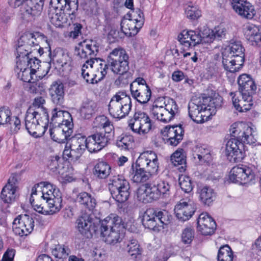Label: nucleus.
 <instances>
[{"mask_svg":"<svg viewBox=\"0 0 261 261\" xmlns=\"http://www.w3.org/2000/svg\"><path fill=\"white\" fill-rule=\"evenodd\" d=\"M231 135L234 138L230 139L226 145V155L232 162H239L245 156L244 143L253 144L256 142L253 128L243 122L234 123L230 128Z\"/></svg>","mask_w":261,"mask_h":261,"instance_id":"nucleus-1","label":"nucleus"},{"mask_svg":"<svg viewBox=\"0 0 261 261\" xmlns=\"http://www.w3.org/2000/svg\"><path fill=\"white\" fill-rule=\"evenodd\" d=\"M44 102V99H34L26 113L25 128L35 138L42 137L47 129L49 115Z\"/></svg>","mask_w":261,"mask_h":261,"instance_id":"nucleus-2","label":"nucleus"},{"mask_svg":"<svg viewBox=\"0 0 261 261\" xmlns=\"http://www.w3.org/2000/svg\"><path fill=\"white\" fill-rule=\"evenodd\" d=\"M222 102V99H191L188 105L189 116L197 123H203L216 114Z\"/></svg>","mask_w":261,"mask_h":261,"instance_id":"nucleus-3","label":"nucleus"},{"mask_svg":"<svg viewBox=\"0 0 261 261\" xmlns=\"http://www.w3.org/2000/svg\"><path fill=\"white\" fill-rule=\"evenodd\" d=\"M125 229L121 218L112 214L101 222L100 237L107 243L115 244L122 240Z\"/></svg>","mask_w":261,"mask_h":261,"instance_id":"nucleus-4","label":"nucleus"},{"mask_svg":"<svg viewBox=\"0 0 261 261\" xmlns=\"http://www.w3.org/2000/svg\"><path fill=\"white\" fill-rule=\"evenodd\" d=\"M245 51L240 41L231 40L222 53L224 69L230 72L238 71L245 61Z\"/></svg>","mask_w":261,"mask_h":261,"instance_id":"nucleus-5","label":"nucleus"},{"mask_svg":"<svg viewBox=\"0 0 261 261\" xmlns=\"http://www.w3.org/2000/svg\"><path fill=\"white\" fill-rule=\"evenodd\" d=\"M142 222L145 228L156 231L159 230V227L170 223V217L165 210L149 208L144 212Z\"/></svg>","mask_w":261,"mask_h":261,"instance_id":"nucleus-6","label":"nucleus"},{"mask_svg":"<svg viewBox=\"0 0 261 261\" xmlns=\"http://www.w3.org/2000/svg\"><path fill=\"white\" fill-rule=\"evenodd\" d=\"M108 186L113 198L117 202L123 203L128 199L130 195L129 184L122 175L111 176Z\"/></svg>","mask_w":261,"mask_h":261,"instance_id":"nucleus-7","label":"nucleus"},{"mask_svg":"<svg viewBox=\"0 0 261 261\" xmlns=\"http://www.w3.org/2000/svg\"><path fill=\"white\" fill-rule=\"evenodd\" d=\"M164 106H160L154 101L151 110L154 118L162 123H167L178 114L179 108L174 99H169L167 103L164 102Z\"/></svg>","mask_w":261,"mask_h":261,"instance_id":"nucleus-8","label":"nucleus"},{"mask_svg":"<svg viewBox=\"0 0 261 261\" xmlns=\"http://www.w3.org/2000/svg\"><path fill=\"white\" fill-rule=\"evenodd\" d=\"M128 127L135 133L145 134L151 128V120L148 114L144 112H136L133 117L128 120Z\"/></svg>","mask_w":261,"mask_h":261,"instance_id":"nucleus-9","label":"nucleus"},{"mask_svg":"<svg viewBox=\"0 0 261 261\" xmlns=\"http://www.w3.org/2000/svg\"><path fill=\"white\" fill-rule=\"evenodd\" d=\"M255 174L252 169L245 165L233 167L229 172V179L233 182L246 184L254 179Z\"/></svg>","mask_w":261,"mask_h":261,"instance_id":"nucleus-10","label":"nucleus"},{"mask_svg":"<svg viewBox=\"0 0 261 261\" xmlns=\"http://www.w3.org/2000/svg\"><path fill=\"white\" fill-rule=\"evenodd\" d=\"M137 165L152 175L158 171L159 162L156 153L152 151L142 153L136 161Z\"/></svg>","mask_w":261,"mask_h":261,"instance_id":"nucleus-11","label":"nucleus"},{"mask_svg":"<svg viewBox=\"0 0 261 261\" xmlns=\"http://www.w3.org/2000/svg\"><path fill=\"white\" fill-rule=\"evenodd\" d=\"M34 227L33 219L28 215H19L16 218L12 225L14 233L18 236H28L32 232Z\"/></svg>","mask_w":261,"mask_h":261,"instance_id":"nucleus-12","label":"nucleus"},{"mask_svg":"<svg viewBox=\"0 0 261 261\" xmlns=\"http://www.w3.org/2000/svg\"><path fill=\"white\" fill-rule=\"evenodd\" d=\"M9 5L13 7L22 5L25 12L32 16H39L43 10L44 0H8Z\"/></svg>","mask_w":261,"mask_h":261,"instance_id":"nucleus-13","label":"nucleus"},{"mask_svg":"<svg viewBox=\"0 0 261 261\" xmlns=\"http://www.w3.org/2000/svg\"><path fill=\"white\" fill-rule=\"evenodd\" d=\"M122 99H111L109 105V112L113 118L119 120L127 116L131 110V99H128V103H124Z\"/></svg>","mask_w":261,"mask_h":261,"instance_id":"nucleus-14","label":"nucleus"},{"mask_svg":"<svg viewBox=\"0 0 261 261\" xmlns=\"http://www.w3.org/2000/svg\"><path fill=\"white\" fill-rule=\"evenodd\" d=\"M76 227L79 232L87 238H91L96 232L95 227L92 216L87 214H82L76 221Z\"/></svg>","mask_w":261,"mask_h":261,"instance_id":"nucleus-15","label":"nucleus"},{"mask_svg":"<svg viewBox=\"0 0 261 261\" xmlns=\"http://www.w3.org/2000/svg\"><path fill=\"white\" fill-rule=\"evenodd\" d=\"M161 197L155 184H146L144 187L139 188L137 192L138 200L144 203H150Z\"/></svg>","mask_w":261,"mask_h":261,"instance_id":"nucleus-16","label":"nucleus"},{"mask_svg":"<svg viewBox=\"0 0 261 261\" xmlns=\"http://www.w3.org/2000/svg\"><path fill=\"white\" fill-rule=\"evenodd\" d=\"M239 91L243 98L252 97L256 93L257 86L250 75L242 74L238 78Z\"/></svg>","mask_w":261,"mask_h":261,"instance_id":"nucleus-17","label":"nucleus"},{"mask_svg":"<svg viewBox=\"0 0 261 261\" xmlns=\"http://www.w3.org/2000/svg\"><path fill=\"white\" fill-rule=\"evenodd\" d=\"M49 18L51 23L57 28H62L64 24H70L75 19V15L74 13V17H71V14H69L65 10H60L49 7Z\"/></svg>","mask_w":261,"mask_h":261,"instance_id":"nucleus-18","label":"nucleus"},{"mask_svg":"<svg viewBox=\"0 0 261 261\" xmlns=\"http://www.w3.org/2000/svg\"><path fill=\"white\" fill-rule=\"evenodd\" d=\"M111 137L106 136L103 132H99L87 137L89 152L94 153L101 150L108 144Z\"/></svg>","mask_w":261,"mask_h":261,"instance_id":"nucleus-19","label":"nucleus"},{"mask_svg":"<svg viewBox=\"0 0 261 261\" xmlns=\"http://www.w3.org/2000/svg\"><path fill=\"white\" fill-rule=\"evenodd\" d=\"M234 11L242 18L251 19L256 14L254 6L246 0H231Z\"/></svg>","mask_w":261,"mask_h":261,"instance_id":"nucleus-20","label":"nucleus"},{"mask_svg":"<svg viewBox=\"0 0 261 261\" xmlns=\"http://www.w3.org/2000/svg\"><path fill=\"white\" fill-rule=\"evenodd\" d=\"M196 209V204L193 201H182L176 205L174 208L176 217L182 221L188 220L194 214Z\"/></svg>","mask_w":261,"mask_h":261,"instance_id":"nucleus-21","label":"nucleus"},{"mask_svg":"<svg viewBox=\"0 0 261 261\" xmlns=\"http://www.w3.org/2000/svg\"><path fill=\"white\" fill-rule=\"evenodd\" d=\"M165 136H167V139L166 143L168 145L175 146L182 140L184 130L181 124L170 126L169 127L166 126L164 128Z\"/></svg>","mask_w":261,"mask_h":261,"instance_id":"nucleus-22","label":"nucleus"},{"mask_svg":"<svg viewBox=\"0 0 261 261\" xmlns=\"http://www.w3.org/2000/svg\"><path fill=\"white\" fill-rule=\"evenodd\" d=\"M178 40L186 48L201 43V32L193 30L183 31L178 36Z\"/></svg>","mask_w":261,"mask_h":261,"instance_id":"nucleus-23","label":"nucleus"},{"mask_svg":"<svg viewBox=\"0 0 261 261\" xmlns=\"http://www.w3.org/2000/svg\"><path fill=\"white\" fill-rule=\"evenodd\" d=\"M17 184V179L16 175H12L1 192V198L5 203H11L15 201Z\"/></svg>","mask_w":261,"mask_h":261,"instance_id":"nucleus-24","label":"nucleus"},{"mask_svg":"<svg viewBox=\"0 0 261 261\" xmlns=\"http://www.w3.org/2000/svg\"><path fill=\"white\" fill-rule=\"evenodd\" d=\"M79 50L78 55L81 58L88 59L89 58V59L86 61L85 64L89 65L92 68L94 63L93 60L98 51V47L95 44L93 45L92 43L89 44L84 41L81 43Z\"/></svg>","mask_w":261,"mask_h":261,"instance_id":"nucleus-25","label":"nucleus"},{"mask_svg":"<svg viewBox=\"0 0 261 261\" xmlns=\"http://www.w3.org/2000/svg\"><path fill=\"white\" fill-rule=\"evenodd\" d=\"M49 6L54 9L65 10L71 17H74V13L77 11L79 5L77 0H51Z\"/></svg>","mask_w":261,"mask_h":261,"instance_id":"nucleus-26","label":"nucleus"},{"mask_svg":"<svg viewBox=\"0 0 261 261\" xmlns=\"http://www.w3.org/2000/svg\"><path fill=\"white\" fill-rule=\"evenodd\" d=\"M49 56H50V61L53 63H57L58 64V67H69L70 69V65L71 63V59L68 54L61 48H56L53 53L49 49Z\"/></svg>","mask_w":261,"mask_h":261,"instance_id":"nucleus-27","label":"nucleus"},{"mask_svg":"<svg viewBox=\"0 0 261 261\" xmlns=\"http://www.w3.org/2000/svg\"><path fill=\"white\" fill-rule=\"evenodd\" d=\"M245 35L253 45H261V30L256 25L250 24L246 26Z\"/></svg>","mask_w":261,"mask_h":261,"instance_id":"nucleus-28","label":"nucleus"},{"mask_svg":"<svg viewBox=\"0 0 261 261\" xmlns=\"http://www.w3.org/2000/svg\"><path fill=\"white\" fill-rule=\"evenodd\" d=\"M88 65L86 64H84L83 65L82 68V75L83 78L86 80V82L90 84H94L97 83L98 81H100L107 74V69L108 68V65L107 64L103 65L102 64H100V73L101 76L100 78H98L97 79L96 74H90L89 72L88 71Z\"/></svg>","mask_w":261,"mask_h":261,"instance_id":"nucleus-29","label":"nucleus"},{"mask_svg":"<svg viewBox=\"0 0 261 261\" xmlns=\"http://www.w3.org/2000/svg\"><path fill=\"white\" fill-rule=\"evenodd\" d=\"M93 175L99 179H106L111 174L112 175L110 165L106 162L98 161L93 169Z\"/></svg>","mask_w":261,"mask_h":261,"instance_id":"nucleus-30","label":"nucleus"},{"mask_svg":"<svg viewBox=\"0 0 261 261\" xmlns=\"http://www.w3.org/2000/svg\"><path fill=\"white\" fill-rule=\"evenodd\" d=\"M97 103L92 99L85 100L80 109L81 116L85 119H89L97 111Z\"/></svg>","mask_w":261,"mask_h":261,"instance_id":"nucleus-31","label":"nucleus"},{"mask_svg":"<svg viewBox=\"0 0 261 261\" xmlns=\"http://www.w3.org/2000/svg\"><path fill=\"white\" fill-rule=\"evenodd\" d=\"M76 201L89 210H92L96 205L95 198L86 192L80 193L76 197Z\"/></svg>","mask_w":261,"mask_h":261,"instance_id":"nucleus-32","label":"nucleus"},{"mask_svg":"<svg viewBox=\"0 0 261 261\" xmlns=\"http://www.w3.org/2000/svg\"><path fill=\"white\" fill-rule=\"evenodd\" d=\"M45 197L49 207L48 214L53 215L60 211L62 207V198L59 191H57L56 195L52 198Z\"/></svg>","mask_w":261,"mask_h":261,"instance_id":"nucleus-33","label":"nucleus"},{"mask_svg":"<svg viewBox=\"0 0 261 261\" xmlns=\"http://www.w3.org/2000/svg\"><path fill=\"white\" fill-rule=\"evenodd\" d=\"M201 201L205 205H210L215 200L216 194L210 187H199L198 190Z\"/></svg>","mask_w":261,"mask_h":261,"instance_id":"nucleus-34","label":"nucleus"},{"mask_svg":"<svg viewBox=\"0 0 261 261\" xmlns=\"http://www.w3.org/2000/svg\"><path fill=\"white\" fill-rule=\"evenodd\" d=\"M141 28L133 18L124 19L121 22V30L126 35H135Z\"/></svg>","mask_w":261,"mask_h":261,"instance_id":"nucleus-35","label":"nucleus"},{"mask_svg":"<svg viewBox=\"0 0 261 261\" xmlns=\"http://www.w3.org/2000/svg\"><path fill=\"white\" fill-rule=\"evenodd\" d=\"M128 57L124 49L122 47L116 48L110 53L108 57V65L121 61H128Z\"/></svg>","mask_w":261,"mask_h":261,"instance_id":"nucleus-36","label":"nucleus"},{"mask_svg":"<svg viewBox=\"0 0 261 261\" xmlns=\"http://www.w3.org/2000/svg\"><path fill=\"white\" fill-rule=\"evenodd\" d=\"M132 168L134 172L132 179L135 182L141 183L146 182L151 177L150 173L144 169H142V167L138 166L137 162H136L135 168H134V165H132Z\"/></svg>","mask_w":261,"mask_h":261,"instance_id":"nucleus-37","label":"nucleus"},{"mask_svg":"<svg viewBox=\"0 0 261 261\" xmlns=\"http://www.w3.org/2000/svg\"><path fill=\"white\" fill-rule=\"evenodd\" d=\"M51 117L50 124L53 126L56 124H60L63 122L66 119L70 118L71 114L67 111L58 110L57 108L54 109L51 112Z\"/></svg>","mask_w":261,"mask_h":261,"instance_id":"nucleus-38","label":"nucleus"},{"mask_svg":"<svg viewBox=\"0 0 261 261\" xmlns=\"http://www.w3.org/2000/svg\"><path fill=\"white\" fill-rule=\"evenodd\" d=\"M71 145L72 148L79 151L82 153H84L85 149L87 148L89 151V148L88 146V140L85 136H76L71 137Z\"/></svg>","mask_w":261,"mask_h":261,"instance_id":"nucleus-39","label":"nucleus"},{"mask_svg":"<svg viewBox=\"0 0 261 261\" xmlns=\"http://www.w3.org/2000/svg\"><path fill=\"white\" fill-rule=\"evenodd\" d=\"M20 61H22L24 66L29 67V69H30L34 73H36V77L38 76L39 79L41 80L45 76V74L43 76L40 75L39 70L40 61L36 58H25L24 60H20Z\"/></svg>","mask_w":261,"mask_h":261,"instance_id":"nucleus-40","label":"nucleus"},{"mask_svg":"<svg viewBox=\"0 0 261 261\" xmlns=\"http://www.w3.org/2000/svg\"><path fill=\"white\" fill-rule=\"evenodd\" d=\"M16 69L19 70L18 73L19 77H21V80L24 82H29L31 80H34V76L36 75L29 67L24 66L22 61H16Z\"/></svg>","mask_w":261,"mask_h":261,"instance_id":"nucleus-41","label":"nucleus"},{"mask_svg":"<svg viewBox=\"0 0 261 261\" xmlns=\"http://www.w3.org/2000/svg\"><path fill=\"white\" fill-rule=\"evenodd\" d=\"M134 138L132 135L122 134L117 138L116 145L121 150H127L132 147Z\"/></svg>","mask_w":261,"mask_h":261,"instance_id":"nucleus-42","label":"nucleus"},{"mask_svg":"<svg viewBox=\"0 0 261 261\" xmlns=\"http://www.w3.org/2000/svg\"><path fill=\"white\" fill-rule=\"evenodd\" d=\"M37 186H40L41 193V197L46 200V197L52 198L56 195V192L59 191L53 187V186L46 182H40L37 184Z\"/></svg>","mask_w":261,"mask_h":261,"instance_id":"nucleus-43","label":"nucleus"},{"mask_svg":"<svg viewBox=\"0 0 261 261\" xmlns=\"http://www.w3.org/2000/svg\"><path fill=\"white\" fill-rule=\"evenodd\" d=\"M20 42V38L18 40L17 47L16 48V61L24 60L25 58H29V54L32 50L29 47L28 44L24 42Z\"/></svg>","mask_w":261,"mask_h":261,"instance_id":"nucleus-44","label":"nucleus"},{"mask_svg":"<svg viewBox=\"0 0 261 261\" xmlns=\"http://www.w3.org/2000/svg\"><path fill=\"white\" fill-rule=\"evenodd\" d=\"M49 131L51 139L55 142L63 143L69 139L57 125L50 128Z\"/></svg>","mask_w":261,"mask_h":261,"instance_id":"nucleus-45","label":"nucleus"},{"mask_svg":"<svg viewBox=\"0 0 261 261\" xmlns=\"http://www.w3.org/2000/svg\"><path fill=\"white\" fill-rule=\"evenodd\" d=\"M126 250L132 258H136L138 255L141 254L142 249L138 242L136 239H132L128 241Z\"/></svg>","mask_w":261,"mask_h":261,"instance_id":"nucleus-46","label":"nucleus"},{"mask_svg":"<svg viewBox=\"0 0 261 261\" xmlns=\"http://www.w3.org/2000/svg\"><path fill=\"white\" fill-rule=\"evenodd\" d=\"M232 103L236 109L240 112L250 110L253 105L252 99H234Z\"/></svg>","mask_w":261,"mask_h":261,"instance_id":"nucleus-47","label":"nucleus"},{"mask_svg":"<svg viewBox=\"0 0 261 261\" xmlns=\"http://www.w3.org/2000/svg\"><path fill=\"white\" fill-rule=\"evenodd\" d=\"M233 252L228 245L222 246L219 249L218 261H233Z\"/></svg>","mask_w":261,"mask_h":261,"instance_id":"nucleus-48","label":"nucleus"},{"mask_svg":"<svg viewBox=\"0 0 261 261\" xmlns=\"http://www.w3.org/2000/svg\"><path fill=\"white\" fill-rule=\"evenodd\" d=\"M49 95L52 97H63L64 96V87L59 81L53 83L49 89Z\"/></svg>","mask_w":261,"mask_h":261,"instance_id":"nucleus-49","label":"nucleus"},{"mask_svg":"<svg viewBox=\"0 0 261 261\" xmlns=\"http://www.w3.org/2000/svg\"><path fill=\"white\" fill-rule=\"evenodd\" d=\"M108 67L110 66L112 71L116 74L123 75L126 73L128 70V61H121L120 62H116L114 64L108 65ZM108 68L107 69V70Z\"/></svg>","mask_w":261,"mask_h":261,"instance_id":"nucleus-50","label":"nucleus"},{"mask_svg":"<svg viewBox=\"0 0 261 261\" xmlns=\"http://www.w3.org/2000/svg\"><path fill=\"white\" fill-rule=\"evenodd\" d=\"M40 37H36V35L32 34L29 33L22 35L20 37V42H24L28 44L29 47L31 49V47H37L39 46Z\"/></svg>","mask_w":261,"mask_h":261,"instance_id":"nucleus-51","label":"nucleus"},{"mask_svg":"<svg viewBox=\"0 0 261 261\" xmlns=\"http://www.w3.org/2000/svg\"><path fill=\"white\" fill-rule=\"evenodd\" d=\"M69 249L64 245H56L52 249V254L56 257L59 259L66 258L69 254Z\"/></svg>","mask_w":261,"mask_h":261,"instance_id":"nucleus-52","label":"nucleus"},{"mask_svg":"<svg viewBox=\"0 0 261 261\" xmlns=\"http://www.w3.org/2000/svg\"><path fill=\"white\" fill-rule=\"evenodd\" d=\"M62 132L67 136V137L70 139V137L73 133V123L72 118L70 116V118L66 119L63 122H61L57 125Z\"/></svg>","mask_w":261,"mask_h":261,"instance_id":"nucleus-53","label":"nucleus"},{"mask_svg":"<svg viewBox=\"0 0 261 261\" xmlns=\"http://www.w3.org/2000/svg\"><path fill=\"white\" fill-rule=\"evenodd\" d=\"M179 185L181 190L185 193L191 192L193 188V186L190 177L181 175L178 178Z\"/></svg>","mask_w":261,"mask_h":261,"instance_id":"nucleus-54","label":"nucleus"},{"mask_svg":"<svg viewBox=\"0 0 261 261\" xmlns=\"http://www.w3.org/2000/svg\"><path fill=\"white\" fill-rule=\"evenodd\" d=\"M195 231L191 226H188L183 229L181 235V241L185 244H190L194 238Z\"/></svg>","mask_w":261,"mask_h":261,"instance_id":"nucleus-55","label":"nucleus"},{"mask_svg":"<svg viewBox=\"0 0 261 261\" xmlns=\"http://www.w3.org/2000/svg\"><path fill=\"white\" fill-rule=\"evenodd\" d=\"M170 160L175 166L185 164L186 160L185 155L184 154V150L180 149L174 152L171 156Z\"/></svg>","mask_w":261,"mask_h":261,"instance_id":"nucleus-56","label":"nucleus"},{"mask_svg":"<svg viewBox=\"0 0 261 261\" xmlns=\"http://www.w3.org/2000/svg\"><path fill=\"white\" fill-rule=\"evenodd\" d=\"M159 192L162 197H166L170 194V185L165 180L158 181L155 184Z\"/></svg>","mask_w":261,"mask_h":261,"instance_id":"nucleus-57","label":"nucleus"},{"mask_svg":"<svg viewBox=\"0 0 261 261\" xmlns=\"http://www.w3.org/2000/svg\"><path fill=\"white\" fill-rule=\"evenodd\" d=\"M12 113L8 107L0 108V125L10 123Z\"/></svg>","mask_w":261,"mask_h":261,"instance_id":"nucleus-58","label":"nucleus"},{"mask_svg":"<svg viewBox=\"0 0 261 261\" xmlns=\"http://www.w3.org/2000/svg\"><path fill=\"white\" fill-rule=\"evenodd\" d=\"M201 223L203 224H208L209 227H216V223L214 220L207 214L202 213L197 219V225H201Z\"/></svg>","mask_w":261,"mask_h":261,"instance_id":"nucleus-59","label":"nucleus"},{"mask_svg":"<svg viewBox=\"0 0 261 261\" xmlns=\"http://www.w3.org/2000/svg\"><path fill=\"white\" fill-rule=\"evenodd\" d=\"M133 83H136V87L141 88L144 91L145 96L147 98H150L151 92L149 86L146 84V81L143 78L139 77L136 79Z\"/></svg>","mask_w":261,"mask_h":261,"instance_id":"nucleus-60","label":"nucleus"},{"mask_svg":"<svg viewBox=\"0 0 261 261\" xmlns=\"http://www.w3.org/2000/svg\"><path fill=\"white\" fill-rule=\"evenodd\" d=\"M215 40V34L212 30L205 29L201 32V44L211 43Z\"/></svg>","mask_w":261,"mask_h":261,"instance_id":"nucleus-61","label":"nucleus"},{"mask_svg":"<svg viewBox=\"0 0 261 261\" xmlns=\"http://www.w3.org/2000/svg\"><path fill=\"white\" fill-rule=\"evenodd\" d=\"M186 13L188 18L193 20L198 18L201 15V11L194 7H188L186 10Z\"/></svg>","mask_w":261,"mask_h":261,"instance_id":"nucleus-62","label":"nucleus"},{"mask_svg":"<svg viewBox=\"0 0 261 261\" xmlns=\"http://www.w3.org/2000/svg\"><path fill=\"white\" fill-rule=\"evenodd\" d=\"M208 224H203L201 223V225H197V230L202 235L208 236L212 235L215 232L216 227H209Z\"/></svg>","mask_w":261,"mask_h":261,"instance_id":"nucleus-63","label":"nucleus"},{"mask_svg":"<svg viewBox=\"0 0 261 261\" xmlns=\"http://www.w3.org/2000/svg\"><path fill=\"white\" fill-rule=\"evenodd\" d=\"M60 160V158L57 155L51 157L48 162L47 167L48 169L54 173L56 172L59 167V163Z\"/></svg>","mask_w":261,"mask_h":261,"instance_id":"nucleus-64","label":"nucleus"}]
</instances>
